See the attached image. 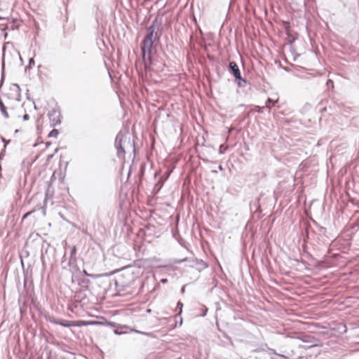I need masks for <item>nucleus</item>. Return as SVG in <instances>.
<instances>
[{
	"label": "nucleus",
	"instance_id": "f257e3e1",
	"mask_svg": "<svg viewBox=\"0 0 359 359\" xmlns=\"http://www.w3.org/2000/svg\"><path fill=\"white\" fill-rule=\"evenodd\" d=\"M161 36V24L157 18H155L151 25L147 29V34L141 43L142 56L144 62V69L150 71L153 64L151 53L154 43L158 41Z\"/></svg>",
	"mask_w": 359,
	"mask_h": 359
},
{
	"label": "nucleus",
	"instance_id": "f03ea898",
	"mask_svg": "<svg viewBox=\"0 0 359 359\" xmlns=\"http://www.w3.org/2000/svg\"><path fill=\"white\" fill-rule=\"evenodd\" d=\"M114 147L117 151V156L119 158H124L126 151H135L134 141L131 142L130 137L119 132L115 139Z\"/></svg>",
	"mask_w": 359,
	"mask_h": 359
},
{
	"label": "nucleus",
	"instance_id": "7ed1b4c3",
	"mask_svg": "<svg viewBox=\"0 0 359 359\" xmlns=\"http://www.w3.org/2000/svg\"><path fill=\"white\" fill-rule=\"evenodd\" d=\"M299 339L304 342L310 344L309 346H300L305 349H309L312 347L318 346L317 344L318 340L311 335H303Z\"/></svg>",
	"mask_w": 359,
	"mask_h": 359
},
{
	"label": "nucleus",
	"instance_id": "20e7f679",
	"mask_svg": "<svg viewBox=\"0 0 359 359\" xmlns=\"http://www.w3.org/2000/svg\"><path fill=\"white\" fill-rule=\"evenodd\" d=\"M48 117L53 126H55L57 125L60 124L61 115L58 111L53 110L51 112L48 114Z\"/></svg>",
	"mask_w": 359,
	"mask_h": 359
},
{
	"label": "nucleus",
	"instance_id": "39448f33",
	"mask_svg": "<svg viewBox=\"0 0 359 359\" xmlns=\"http://www.w3.org/2000/svg\"><path fill=\"white\" fill-rule=\"evenodd\" d=\"M229 70L231 73L234 76L235 79L241 76L238 66L233 61L229 62Z\"/></svg>",
	"mask_w": 359,
	"mask_h": 359
},
{
	"label": "nucleus",
	"instance_id": "423d86ee",
	"mask_svg": "<svg viewBox=\"0 0 359 359\" xmlns=\"http://www.w3.org/2000/svg\"><path fill=\"white\" fill-rule=\"evenodd\" d=\"M115 284H116V287L117 290L118 291H121V290H123L124 289V287L130 286V282L125 283L123 280V278L119 277V278H118V279L116 280Z\"/></svg>",
	"mask_w": 359,
	"mask_h": 359
},
{
	"label": "nucleus",
	"instance_id": "0eeeda50",
	"mask_svg": "<svg viewBox=\"0 0 359 359\" xmlns=\"http://www.w3.org/2000/svg\"><path fill=\"white\" fill-rule=\"evenodd\" d=\"M58 325H60L62 327H73V326L76 325L74 321L66 320H59Z\"/></svg>",
	"mask_w": 359,
	"mask_h": 359
},
{
	"label": "nucleus",
	"instance_id": "6e6552de",
	"mask_svg": "<svg viewBox=\"0 0 359 359\" xmlns=\"http://www.w3.org/2000/svg\"><path fill=\"white\" fill-rule=\"evenodd\" d=\"M0 111L5 118H9V115L7 111V109L1 98H0Z\"/></svg>",
	"mask_w": 359,
	"mask_h": 359
},
{
	"label": "nucleus",
	"instance_id": "1a4fd4ad",
	"mask_svg": "<svg viewBox=\"0 0 359 359\" xmlns=\"http://www.w3.org/2000/svg\"><path fill=\"white\" fill-rule=\"evenodd\" d=\"M236 83L238 87H245L247 84V81L243 79L241 76L235 79Z\"/></svg>",
	"mask_w": 359,
	"mask_h": 359
},
{
	"label": "nucleus",
	"instance_id": "9d476101",
	"mask_svg": "<svg viewBox=\"0 0 359 359\" xmlns=\"http://www.w3.org/2000/svg\"><path fill=\"white\" fill-rule=\"evenodd\" d=\"M76 246H73L71 248L70 258H69V264H71L72 262L76 261Z\"/></svg>",
	"mask_w": 359,
	"mask_h": 359
},
{
	"label": "nucleus",
	"instance_id": "9b49d317",
	"mask_svg": "<svg viewBox=\"0 0 359 359\" xmlns=\"http://www.w3.org/2000/svg\"><path fill=\"white\" fill-rule=\"evenodd\" d=\"M131 332L140 333V334H142L143 335H145V336H147V337H154V334L152 332H142V331H139V330H135V329H131Z\"/></svg>",
	"mask_w": 359,
	"mask_h": 359
},
{
	"label": "nucleus",
	"instance_id": "f8f14e48",
	"mask_svg": "<svg viewBox=\"0 0 359 359\" xmlns=\"http://www.w3.org/2000/svg\"><path fill=\"white\" fill-rule=\"evenodd\" d=\"M2 141L4 142V149L1 151L0 153V160L1 161L4 156V152H5V149L6 148V146L9 144L10 142V140H6V139L3 138L2 137Z\"/></svg>",
	"mask_w": 359,
	"mask_h": 359
},
{
	"label": "nucleus",
	"instance_id": "ddd939ff",
	"mask_svg": "<svg viewBox=\"0 0 359 359\" xmlns=\"http://www.w3.org/2000/svg\"><path fill=\"white\" fill-rule=\"evenodd\" d=\"M278 102V100H273L271 98H268L266 102V108H269L270 109V107L269 106V104H275Z\"/></svg>",
	"mask_w": 359,
	"mask_h": 359
},
{
	"label": "nucleus",
	"instance_id": "4468645a",
	"mask_svg": "<svg viewBox=\"0 0 359 359\" xmlns=\"http://www.w3.org/2000/svg\"><path fill=\"white\" fill-rule=\"evenodd\" d=\"M12 90L16 92L18 96H20V88L19 85L13 84Z\"/></svg>",
	"mask_w": 359,
	"mask_h": 359
},
{
	"label": "nucleus",
	"instance_id": "2eb2a0df",
	"mask_svg": "<svg viewBox=\"0 0 359 359\" xmlns=\"http://www.w3.org/2000/svg\"><path fill=\"white\" fill-rule=\"evenodd\" d=\"M58 134H59L58 130H56V129H53V130H52L50 132V133L48 135V137H56L58 135Z\"/></svg>",
	"mask_w": 359,
	"mask_h": 359
},
{
	"label": "nucleus",
	"instance_id": "dca6fc26",
	"mask_svg": "<svg viewBox=\"0 0 359 359\" xmlns=\"http://www.w3.org/2000/svg\"><path fill=\"white\" fill-rule=\"evenodd\" d=\"M182 307H183V304L181 302H178L177 304V309H178L180 310V311L177 314L179 316H181V313L182 312Z\"/></svg>",
	"mask_w": 359,
	"mask_h": 359
},
{
	"label": "nucleus",
	"instance_id": "f3484780",
	"mask_svg": "<svg viewBox=\"0 0 359 359\" xmlns=\"http://www.w3.org/2000/svg\"><path fill=\"white\" fill-rule=\"evenodd\" d=\"M47 320L53 324L58 325L59 320H56L54 317H48Z\"/></svg>",
	"mask_w": 359,
	"mask_h": 359
},
{
	"label": "nucleus",
	"instance_id": "a211bd4d",
	"mask_svg": "<svg viewBox=\"0 0 359 359\" xmlns=\"http://www.w3.org/2000/svg\"><path fill=\"white\" fill-rule=\"evenodd\" d=\"M264 108H266V106L262 107H259V106H255V107H254V109L252 110H255V111H256L258 113H262Z\"/></svg>",
	"mask_w": 359,
	"mask_h": 359
},
{
	"label": "nucleus",
	"instance_id": "6ab92c4d",
	"mask_svg": "<svg viewBox=\"0 0 359 359\" xmlns=\"http://www.w3.org/2000/svg\"><path fill=\"white\" fill-rule=\"evenodd\" d=\"M34 212V210L27 212L26 214H25V215H24V216L22 217V219H26L27 217H29V215H31Z\"/></svg>",
	"mask_w": 359,
	"mask_h": 359
},
{
	"label": "nucleus",
	"instance_id": "aec40b11",
	"mask_svg": "<svg viewBox=\"0 0 359 359\" xmlns=\"http://www.w3.org/2000/svg\"><path fill=\"white\" fill-rule=\"evenodd\" d=\"M34 58H30L29 59V65L27 66V67L29 68H32V65H34Z\"/></svg>",
	"mask_w": 359,
	"mask_h": 359
},
{
	"label": "nucleus",
	"instance_id": "412c9836",
	"mask_svg": "<svg viewBox=\"0 0 359 359\" xmlns=\"http://www.w3.org/2000/svg\"><path fill=\"white\" fill-rule=\"evenodd\" d=\"M201 265L203 268H206L208 267V264L203 262V260H201Z\"/></svg>",
	"mask_w": 359,
	"mask_h": 359
},
{
	"label": "nucleus",
	"instance_id": "4be33fe9",
	"mask_svg": "<svg viewBox=\"0 0 359 359\" xmlns=\"http://www.w3.org/2000/svg\"><path fill=\"white\" fill-rule=\"evenodd\" d=\"M29 116L27 114H25L24 116H23V120L24 121H27L29 120Z\"/></svg>",
	"mask_w": 359,
	"mask_h": 359
},
{
	"label": "nucleus",
	"instance_id": "5701e85b",
	"mask_svg": "<svg viewBox=\"0 0 359 359\" xmlns=\"http://www.w3.org/2000/svg\"><path fill=\"white\" fill-rule=\"evenodd\" d=\"M83 273H84L85 276H92V275L89 274L87 273V271L86 270H83Z\"/></svg>",
	"mask_w": 359,
	"mask_h": 359
},
{
	"label": "nucleus",
	"instance_id": "b1692460",
	"mask_svg": "<svg viewBox=\"0 0 359 359\" xmlns=\"http://www.w3.org/2000/svg\"><path fill=\"white\" fill-rule=\"evenodd\" d=\"M207 311H208V309L206 307H205V313H203L201 316H206Z\"/></svg>",
	"mask_w": 359,
	"mask_h": 359
},
{
	"label": "nucleus",
	"instance_id": "393cba45",
	"mask_svg": "<svg viewBox=\"0 0 359 359\" xmlns=\"http://www.w3.org/2000/svg\"><path fill=\"white\" fill-rule=\"evenodd\" d=\"M218 168H219V170H223V167H222V165H219Z\"/></svg>",
	"mask_w": 359,
	"mask_h": 359
},
{
	"label": "nucleus",
	"instance_id": "a878e982",
	"mask_svg": "<svg viewBox=\"0 0 359 359\" xmlns=\"http://www.w3.org/2000/svg\"><path fill=\"white\" fill-rule=\"evenodd\" d=\"M163 182L160 184L158 189H160L163 187Z\"/></svg>",
	"mask_w": 359,
	"mask_h": 359
},
{
	"label": "nucleus",
	"instance_id": "bb28decb",
	"mask_svg": "<svg viewBox=\"0 0 359 359\" xmlns=\"http://www.w3.org/2000/svg\"><path fill=\"white\" fill-rule=\"evenodd\" d=\"M161 282H162V283H166V282H167V279H162V280H161Z\"/></svg>",
	"mask_w": 359,
	"mask_h": 359
},
{
	"label": "nucleus",
	"instance_id": "cd10ccee",
	"mask_svg": "<svg viewBox=\"0 0 359 359\" xmlns=\"http://www.w3.org/2000/svg\"><path fill=\"white\" fill-rule=\"evenodd\" d=\"M115 333L118 334H121L122 332H118L117 330H115Z\"/></svg>",
	"mask_w": 359,
	"mask_h": 359
},
{
	"label": "nucleus",
	"instance_id": "c85d7f7f",
	"mask_svg": "<svg viewBox=\"0 0 359 359\" xmlns=\"http://www.w3.org/2000/svg\"><path fill=\"white\" fill-rule=\"evenodd\" d=\"M182 318L181 317L180 318V324H182Z\"/></svg>",
	"mask_w": 359,
	"mask_h": 359
},
{
	"label": "nucleus",
	"instance_id": "c756f323",
	"mask_svg": "<svg viewBox=\"0 0 359 359\" xmlns=\"http://www.w3.org/2000/svg\"><path fill=\"white\" fill-rule=\"evenodd\" d=\"M5 18L0 16V20H4Z\"/></svg>",
	"mask_w": 359,
	"mask_h": 359
},
{
	"label": "nucleus",
	"instance_id": "7c9ffc66",
	"mask_svg": "<svg viewBox=\"0 0 359 359\" xmlns=\"http://www.w3.org/2000/svg\"><path fill=\"white\" fill-rule=\"evenodd\" d=\"M184 287H183L182 288V292H184Z\"/></svg>",
	"mask_w": 359,
	"mask_h": 359
},
{
	"label": "nucleus",
	"instance_id": "2f4dec72",
	"mask_svg": "<svg viewBox=\"0 0 359 359\" xmlns=\"http://www.w3.org/2000/svg\"><path fill=\"white\" fill-rule=\"evenodd\" d=\"M150 311H151V310H150V309H148V310H147V312H148V313H150Z\"/></svg>",
	"mask_w": 359,
	"mask_h": 359
}]
</instances>
